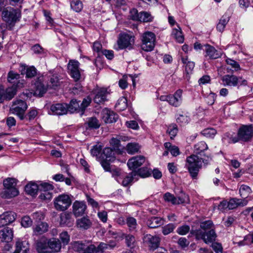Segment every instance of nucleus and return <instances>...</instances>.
Wrapping results in <instances>:
<instances>
[{
    "label": "nucleus",
    "instance_id": "0e129e2a",
    "mask_svg": "<svg viewBox=\"0 0 253 253\" xmlns=\"http://www.w3.org/2000/svg\"><path fill=\"white\" fill-rule=\"evenodd\" d=\"M52 197V194L50 191H42L41 192V194L39 196V198L44 201H48Z\"/></svg>",
    "mask_w": 253,
    "mask_h": 253
},
{
    "label": "nucleus",
    "instance_id": "ea45409f",
    "mask_svg": "<svg viewBox=\"0 0 253 253\" xmlns=\"http://www.w3.org/2000/svg\"><path fill=\"white\" fill-rule=\"evenodd\" d=\"M181 61L183 64L185 65V71L187 74L192 73L194 67L195 63L193 61H188V57H182Z\"/></svg>",
    "mask_w": 253,
    "mask_h": 253
},
{
    "label": "nucleus",
    "instance_id": "4be33fe9",
    "mask_svg": "<svg viewBox=\"0 0 253 253\" xmlns=\"http://www.w3.org/2000/svg\"><path fill=\"white\" fill-rule=\"evenodd\" d=\"M248 203V201L247 199L232 198L228 202V209L233 210L238 207H244Z\"/></svg>",
    "mask_w": 253,
    "mask_h": 253
},
{
    "label": "nucleus",
    "instance_id": "a18cd8bd",
    "mask_svg": "<svg viewBox=\"0 0 253 253\" xmlns=\"http://www.w3.org/2000/svg\"><path fill=\"white\" fill-rule=\"evenodd\" d=\"M127 107V99L124 97L120 98L116 104L115 107L118 111H123Z\"/></svg>",
    "mask_w": 253,
    "mask_h": 253
},
{
    "label": "nucleus",
    "instance_id": "4c0bfd02",
    "mask_svg": "<svg viewBox=\"0 0 253 253\" xmlns=\"http://www.w3.org/2000/svg\"><path fill=\"white\" fill-rule=\"evenodd\" d=\"M5 99L7 100H10L14 97L17 92L16 87L15 84H13L11 86L8 87L5 89H4Z\"/></svg>",
    "mask_w": 253,
    "mask_h": 253
},
{
    "label": "nucleus",
    "instance_id": "864d4df0",
    "mask_svg": "<svg viewBox=\"0 0 253 253\" xmlns=\"http://www.w3.org/2000/svg\"><path fill=\"white\" fill-rule=\"evenodd\" d=\"M88 126L89 128L97 129L100 127L99 121L94 117L89 118L87 121Z\"/></svg>",
    "mask_w": 253,
    "mask_h": 253
},
{
    "label": "nucleus",
    "instance_id": "13d9d810",
    "mask_svg": "<svg viewBox=\"0 0 253 253\" xmlns=\"http://www.w3.org/2000/svg\"><path fill=\"white\" fill-rule=\"evenodd\" d=\"M137 175H139L140 177L144 178L148 177L151 174L150 171L147 168H142L136 171Z\"/></svg>",
    "mask_w": 253,
    "mask_h": 253
},
{
    "label": "nucleus",
    "instance_id": "6ab92c4d",
    "mask_svg": "<svg viewBox=\"0 0 253 253\" xmlns=\"http://www.w3.org/2000/svg\"><path fill=\"white\" fill-rule=\"evenodd\" d=\"M13 237V231L10 228L6 227L0 230L1 242L8 243L12 240Z\"/></svg>",
    "mask_w": 253,
    "mask_h": 253
},
{
    "label": "nucleus",
    "instance_id": "ddd939ff",
    "mask_svg": "<svg viewBox=\"0 0 253 253\" xmlns=\"http://www.w3.org/2000/svg\"><path fill=\"white\" fill-rule=\"evenodd\" d=\"M72 208L74 215L79 217L85 213L86 205L84 201H75L73 204Z\"/></svg>",
    "mask_w": 253,
    "mask_h": 253
},
{
    "label": "nucleus",
    "instance_id": "f03ea898",
    "mask_svg": "<svg viewBox=\"0 0 253 253\" xmlns=\"http://www.w3.org/2000/svg\"><path fill=\"white\" fill-rule=\"evenodd\" d=\"M209 160H211V158L208 157V160H204L194 154L187 157L185 168L188 170L192 179L197 178L200 169L202 168L203 163L207 164Z\"/></svg>",
    "mask_w": 253,
    "mask_h": 253
},
{
    "label": "nucleus",
    "instance_id": "393cba45",
    "mask_svg": "<svg viewBox=\"0 0 253 253\" xmlns=\"http://www.w3.org/2000/svg\"><path fill=\"white\" fill-rule=\"evenodd\" d=\"M76 224L78 228L86 230L91 227L92 222L88 217H83L77 220Z\"/></svg>",
    "mask_w": 253,
    "mask_h": 253
},
{
    "label": "nucleus",
    "instance_id": "5701e85b",
    "mask_svg": "<svg viewBox=\"0 0 253 253\" xmlns=\"http://www.w3.org/2000/svg\"><path fill=\"white\" fill-rule=\"evenodd\" d=\"M74 221L71 212H65L60 214V223L62 225L71 226L73 225Z\"/></svg>",
    "mask_w": 253,
    "mask_h": 253
},
{
    "label": "nucleus",
    "instance_id": "37998d69",
    "mask_svg": "<svg viewBox=\"0 0 253 253\" xmlns=\"http://www.w3.org/2000/svg\"><path fill=\"white\" fill-rule=\"evenodd\" d=\"M240 196L242 199H246L252 192L250 187L246 185H242L239 189Z\"/></svg>",
    "mask_w": 253,
    "mask_h": 253
},
{
    "label": "nucleus",
    "instance_id": "338daca9",
    "mask_svg": "<svg viewBox=\"0 0 253 253\" xmlns=\"http://www.w3.org/2000/svg\"><path fill=\"white\" fill-rule=\"evenodd\" d=\"M21 225L22 226L27 228L32 225V220L29 216H24L22 218Z\"/></svg>",
    "mask_w": 253,
    "mask_h": 253
},
{
    "label": "nucleus",
    "instance_id": "473e14b6",
    "mask_svg": "<svg viewBox=\"0 0 253 253\" xmlns=\"http://www.w3.org/2000/svg\"><path fill=\"white\" fill-rule=\"evenodd\" d=\"M48 246L49 248L54 252L60 251L61 248V244L59 240L56 238L50 239L48 242Z\"/></svg>",
    "mask_w": 253,
    "mask_h": 253
},
{
    "label": "nucleus",
    "instance_id": "c03bdc74",
    "mask_svg": "<svg viewBox=\"0 0 253 253\" xmlns=\"http://www.w3.org/2000/svg\"><path fill=\"white\" fill-rule=\"evenodd\" d=\"M140 146L137 143H129L126 145V151L128 154H133L138 152Z\"/></svg>",
    "mask_w": 253,
    "mask_h": 253
},
{
    "label": "nucleus",
    "instance_id": "423d86ee",
    "mask_svg": "<svg viewBox=\"0 0 253 253\" xmlns=\"http://www.w3.org/2000/svg\"><path fill=\"white\" fill-rule=\"evenodd\" d=\"M72 246L73 250L78 253H97L96 247L89 243L75 241Z\"/></svg>",
    "mask_w": 253,
    "mask_h": 253
},
{
    "label": "nucleus",
    "instance_id": "bb28decb",
    "mask_svg": "<svg viewBox=\"0 0 253 253\" xmlns=\"http://www.w3.org/2000/svg\"><path fill=\"white\" fill-rule=\"evenodd\" d=\"M205 47L207 56H209L211 59H217L220 56V52L215 49L214 47L209 44L206 45Z\"/></svg>",
    "mask_w": 253,
    "mask_h": 253
},
{
    "label": "nucleus",
    "instance_id": "f8f14e48",
    "mask_svg": "<svg viewBox=\"0 0 253 253\" xmlns=\"http://www.w3.org/2000/svg\"><path fill=\"white\" fill-rule=\"evenodd\" d=\"M79 67V62L75 60H70L68 66L70 75L76 82L79 81L81 78Z\"/></svg>",
    "mask_w": 253,
    "mask_h": 253
},
{
    "label": "nucleus",
    "instance_id": "c85d7f7f",
    "mask_svg": "<svg viewBox=\"0 0 253 253\" xmlns=\"http://www.w3.org/2000/svg\"><path fill=\"white\" fill-rule=\"evenodd\" d=\"M48 224L44 222H41L37 224L33 228V232L36 235H41L47 232L48 230Z\"/></svg>",
    "mask_w": 253,
    "mask_h": 253
},
{
    "label": "nucleus",
    "instance_id": "052dcab7",
    "mask_svg": "<svg viewBox=\"0 0 253 253\" xmlns=\"http://www.w3.org/2000/svg\"><path fill=\"white\" fill-rule=\"evenodd\" d=\"M47 247V244L44 241H38L36 243L37 251L39 253H45L43 250Z\"/></svg>",
    "mask_w": 253,
    "mask_h": 253
},
{
    "label": "nucleus",
    "instance_id": "de8ad7c7",
    "mask_svg": "<svg viewBox=\"0 0 253 253\" xmlns=\"http://www.w3.org/2000/svg\"><path fill=\"white\" fill-rule=\"evenodd\" d=\"M20 78V75L14 72L13 71H10L8 72L7 75V81L10 83L15 84L17 82V80Z\"/></svg>",
    "mask_w": 253,
    "mask_h": 253
},
{
    "label": "nucleus",
    "instance_id": "49530a36",
    "mask_svg": "<svg viewBox=\"0 0 253 253\" xmlns=\"http://www.w3.org/2000/svg\"><path fill=\"white\" fill-rule=\"evenodd\" d=\"M136 175L137 172L136 171H132L123 179L122 185L124 186H127L131 183L134 177Z\"/></svg>",
    "mask_w": 253,
    "mask_h": 253
},
{
    "label": "nucleus",
    "instance_id": "bf43d9fd",
    "mask_svg": "<svg viewBox=\"0 0 253 253\" xmlns=\"http://www.w3.org/2000/svg\"><path fill=\"white\" fill-rule=\"evenodd\" d=\"M201 133L207 137H212L216 133V131L212 128H207L204 129Z\"/></svg>",
    "mask_w": 253,
    "mask_h": 253
},
{
    "label": "nucleus",
    "instance_id": "cd10ccee",
    "mask_svg": "<svg viewBox=\"0 0 253 253\" xmlns=\"http://www.w3.org/2000/svg\"><path fill=\"white\" fill-rule=\"evenodd\" d=\"M147 224L151 228H157L164 224V220L160 217L153 216L147 220Z\"/></svg>",
    "mask_w": 253,
    "mask_h": 253
},
{
    "label": "nucleus",
    "instance_id": "a878e982",
    "mask_svg": "<svg viewBox=\"0 0 253 253\" xmlns=\"http://www.w3.org/2000/svg\"><path fill=\"white\" fill-rule=\"evenodd\" d=\"M21 74H25L28 78H31L37 74V70L34 66L28 67L26 65L21 66Z\"/></svg>",
    "mask_w": 253,
    "mask_h": 253
},
{
    "label": "nucleus",
    "instance_id": "4d7b16f0",
    "mask_svg": "<svg viewBox=\"0 0 253 253\" xmlns=\"http://www.w3.org/2000/svg\"><path fill=\"white\" fill-rule=\"evenodd\" d=\"M175 226L172 223L168 224L162 227V233L164 235H167L173 232Z\"/></svg>",
    "mask_w": 253,
    "mask_h": 253
},
{
    "label": "nucleus",
    "instance_id": "f3484780",
    "mask_svg": "<svg viewBox=\"0 0 253 253\" xmlns=\"http://www.w3.org/2000/svg\"><path fill=\"white\" fill-rule=\"evenodd\" d=\"M95 96L93 100L95 103L98 104H103L107 100V95L108 92L107 89L100 88L95 91Z\"/></svg>",
    "mask_w": 253,
    "mask_h": 253
},
{
    "label": "nucleus",
    "instance_id": "72a5a7b5",
    "mask_svg": "<svg viewBox=\"0 0 253 253\" xmlns=\"http://www.w3.org/2000/svg\"><path fill=\"white\" fill-rule=\"evenodd\" d=\"M16 250H18L19 252L21 251H23V253H27L29 250V243L26 241H21L18 240L15 245Z\"/></svg>",
    "mask_w": 253,
    "mask_h": 253
},
{
    "label": "nucleus",
    "instance_id": "e433bc0d",
    "mask_svg": "<svg viewBox=\"0 0 253 253\" xmlns=\"http://www.w3.org/2000/svg\"><path fill=\"white\" fill-rule=\"evenodd\" d=\"M146 238L149 242V246L152 249L155 250L158 247L160 239L158 237L154 236L151 235H147Z\"/></svg>",
    "mask_w": 253,
    "mask_h": 253
},
{
    "label": "nucleus",
    "instance_id": "0eeeda50",
    "mask_svg": "<svg viewBox=\"0 0 253 253\" xmlns=\"http://www.w3.org/2000/svg\"><path fill=\"white\" fill-rule=\"evenodd\" d=\"M72 204L70 196L67 194H61L55 198L54 206L55 208L60 211H64L68 209Z\"/></svg>",
    "mask_w": 253,
    "mask_h": 253
},
{
    "label": "nucleus",
    "instance_id": "7ed1b4c3",
    "mask_svg": "<svg viewBox=\"0 0 253 253\" xmlns=\"http://www.w3.org/2000/svg\"><path fill=\"white\" fill-rule=\"evenodd\" d=\"M1 18L5 22L7 28L12 30L15 24L20 21L21 18V11L19 8L7 7L2 11Z\"/></svg>",
    "mask_w": 253,
    "mask_h": 253
},
{
    "label": "nucleus",
    "instance_id": "39448f33",
    "mask_svg": "<svg viewBox=\"0 0 253 253\" xmlns=\"http://www.w3.org/2000/svg\"><path fill=\"white\" fill-rule=\"evenodd\" d=\"M155 39L156 37L153 33L146 32L143 33L141 36V49L147 52L152 51L155 45Z\"/></svg>",
    "mask_w": 253,
    "mask_h": 253
},
{
    "label": "nucleus",
    "instance_id": "09e8293b",
    "mask_svg": "<svg viewBox=\"0 0 253 253\" xmlns=\"http://www.w3.org/2000/svg\"><path fill=\"white\" fill-rule=\"evenodd\" d=\"M71 7L75 11L79 12H80L83 8V5L80 0H74L71 2Z\"/></svg>",
    "mask_w": 253,
    "mask_h": 253
},
{
    "label": "nucleus",
    "instance_id": "dca6fc26",
    "mask_svg": "<svg viewBox=\"0 0 253 253\" xmlns=\"http://www.w3.org/2000/svg\"><path fill=\"white\" fill-rule=\"evenodd\" d=\"M145 161V158L143 156H137L129 159L127 165L129 169H135L140 167Z\"/></svg>",
    "mask_w": 253,
    "mask_h": 253
},
{
    "label": "nucleus",
    "instance_id": "412c9836",
    "mask_svg": "<svg viewBox=\"0 0 253 253\" xmlns=\"http://www.w3.org/2000/svg\"><path fill=\"white\" fill-rule=\"evenodd\" d=\"M221 80L224 85L235 86L237 85L239 79L234 75H226L222 77Z\"/></svg>",
    "mask_w": 253,
    "mask_h": 253
},
{
    "label": "nucleus",
    "instance_id": "9d476101",
    "mask_svg": "<svg viewBox=\"0 0 253 253\" xmlns=\"http://www.w3.org/2000/svg\"><path fill=\"white\" fill-rule=\"evenodd\" d=\"M164 199L165 201L170 202L173 205H179L185 203L188 199V196L185 193H182L180 196L176 197L170 193L167 192L164 195Z\"/></svg>",
    "mask_w": 253,
    "mask_h": 253
},
{
    "label": "nucleus",
    "instance_id": "a211bd4d",
    "mask_svg": "<svg viewBox=\"0 0 253 253\" xmlns=\"http://www.w3.org/2000/svg\"><path fill=\"white\" fill-rule=\"evenodd\" d=\"M102 119L106 123H113L117 121L118 115L113 111L105 109L102 112Z\"/></svg>",
    "mask_w": 253,
    "mask_h": 253
},
{
    "label": "nucleus",
    "instance_id": "f257e3e1",
    "mask_svg": "<svg viewBox=\"0 0 253 253\" xmlns=\"http://www.w3.org/2000/svg\"><path fill=\"white\" fill-rule=\"evenodd\" d=\"M213 225L211 220L202 222L200 223L201 229L192 230L191 233L195 235L197 240L203 239L207 244L211 243L216 238V234L212 229Z\"/></svg>",
    "mask_w": 253,
    "mask_h": 253
},
{
    "label": "nucleus",
    "instance_id": "2eb2a0df",
    "mask_svg": "<svg viewBox=\"0 0 253 253\" xmlns=\"http://www.w3.org/2000/svg\"><path fill=\"white\" fill-rule=\"evenodd\" d=\"M50 110L52 113L57 115H63L68 112V104L66 103H57L50 106Z\"/></svg>",
    "mask_w": 253,
    "mask_h": 253
},
{
    "label": "nucleus",
    "instance_id": "c9c22d12",
    "mask_svg": "<svg viewBox=\"0 0 253 253\" xmlns=\"http://www.w3.org/2000/svg\"><path fill=\"white\" fill-rule=\"evenodd\" d=\"M208 148V145L204 141H200L194 146V152L196 154H201Z\"/></svg>",
    "mask_w": 253,
    "mask_h": 253
},
{
    "label": "nucleus",
    "instance_id": "6e6552de",
    "mask_svg": "<svg viewBox=\"0 0 253 253\" xmlns=\"http://www.w3.org/2000/svg\"><path fill=\"white\" fill-rule=\"evenodd\" d=\"M134 43V37L133 36L126 33L119 34L117 41L119 49H124L128 48V49H130L132 48Z\"/></svg>",
    "mask_w": 253,
    "mask_h": 253
},
{
    "label": "nucleus",
    "instance_id": "e2e57ef3",
    "mask_svg": "<svg viewBox=\"0 0 253 253\" xmlns=\"http://www.w3.org/2000/svg\"><path fill=\"white\" fill-rule=\"evenodd\" d=\"M91 102V98L89 97H87L86 98H84L82 103L81 104L80 106V110L81 112V115H83L86 108L90 104Z\"/></svg>",
    "mask_w": 253,
    "mask_h": 253
},
{
    "label": "nucleus",
    "instance_id": "3c124183",
    "mask_svg": "<svg viewBox=\"0 0 253 253\" xmlns=\"http://www.w3.org/2000/svg\"><path fill=\"white\" fill-rule=\"evenodd\" d=\"M3 184L4 188H16V180L13 178H7L3 180Z\"/></svg>",
    "mask_w": 253,
    "mask_h": 253
},
{
    "label": "nucleus",
    "instance_id": "7c9ffc66",
    "mask_svg": "<svg viewBox=\"0 0 253 253\" xmlns=\"http://www.w3.org/2000/svg\"><path fill=\"white\" fill-rule=\"evenodd\" d=\"M126 224L129 231L135 232L137 231V223L135 218L132 216H127L126 218Z\"/></svg>",
    "mask_w": 253,
    "mask_h": 253
},
{
    "label": "nucleus",
    "instance_id": "20e7f679",
    "mask_svg": "<svg viewBox=\"0 0 253 253\" xmlns=\"http://www.w3.org/2000/svg\"><path fill=\"white\" fill-rule=\"evenodd\" d=\"M253 136V126L243 125L238 130L237 136L231 137L230 140L236 143L239 141L245 142L250 141Z\"/></svg>",
    "mask_w": 253,
    "mask_h": 253
},
{
    "label": "nucleus",
    "instance_id": "c756f323",
    "mask_svg": "<svg viewBox=\"0 0 253 253\" xmlns=\"http://www.w3.org/2000/svg\"><path fill=\"white\" fill-rule=\"evenodd\" d=\"M102 157L106 161L110 162H113L115 160V152L110 147H106L103 149Z\"/></svg>",
    "mask_w": 253,
    "mask_h": 253
},
{
    "label": "nucleus",
    "instance_id": "69168bd1",
    "mask_svg": "<svg viewBox=\"0 0 253 253\" xmlns=\"http://www.w3.org/2000/svg\"><path fill=\"white\" fill-rule=\"evenodd\" d=\"M135 241L134 237L131 235H128L126 237V245L130 248H133L134 247Z\"/></svg>",
    "mask_w": 253,
    "mask_h": 253
},
{
    "label": "nucleus",
    "instance_id": "9b49d317",
    "mask_svg": "<svg viewBox=\"0 0 253 253\" xmlns=\"http://www.w3.org/2000/svg\"><path fill=\"white\" fill-rule=\"evenodd\" d=\"M43 77L42 76L39 77L35 81L33 87L35 95L41 97L46 92L47 87L43 84Z\"/></svg>",
    "mask_w": 253,
    "mask_h": 253
},
{
    "label": "nucleus",
    "instance_id": "aec40b11",
    "mask_svg": "<svg viewBox=\"0 0 253 253\" xmlns=\"http://www.w3.org/2000/svg\"><path fill=\"white\" fill-rule=\"evenodd\" d=\"M182 90L178 89L173 95H169V103L172 106H179L182 102Z\"/></svg>",
    "mask_w": 253,
    "mask_h": 253
},
{
    "label": "nucleus",
    "instance_id": "8fccbe9b",
    "mask_svg": "<svg viewBox=\"0 0 253 253\" xmlns=\"http://www.w3.org/2000/svg\"><path fill=\"white\" fill-rule=\"evenodd\" d=\"M229 21V17L227 16H222L220 19L219 23L217 25L216 28L219 32H222Z\"/></svg>",
    "mask_w": 253,
    "mask_h": 253
},
{
    "label": "nucleus",
    "instance_id": "4468645a",
    "mask_svg": "<svg viewBox=\"0 0 253 253\" xmlns=\"http://www.w3.org/2000/svg\"><path fill=\"white\" fill-rule=\"evenodd\" d=\"M16 216V213L12 211L6 212L0 215V227L13 222L15 220Z\"/></svg>",
    "mask_w": 253,
    "mask_h": 253
},
{
    "label": "nucleus",
    "instance_id": "5fc2aeb1",
    "mask_svg": "<svg viewBox=\"0 0 253 253\" xmlns=\"http://www.w3.org/2000/svg\"><path fill=\"white\" fill-rule=\"evenodd\" d=\"M178 132L177 126L175 124H171L169 125L167 129V133L169 134L170 138L172 139L176 136Z\"/></svg>",
    "mask_w": 253,
    "mask_h": 253
},
{
    "label": "nucleus",
    "instance_id": "774afa93",
    "mask_svg": "<svg viewBox=\"0 0 253 253\" xmlns=\"http://www.w3.org/2000/svg\"><path fill=\"white\" fill-rule=\"evenodd\" d=\"M60 239L64 245H67L69 242L70 236L67 232L64 231L60 233Z\"/></svg>",
    "mask_w": 253,
    "mask_h": 253
},
{
    "label": "nucleus",
    "instance_id": "6e6d98bb",
    "mask_svg": "<svg viewBox=\"0 0 253 253\" xmlns=\"http://www.w3.org/2000/svg\"><path fill=\"white\" fill-rule=\"evenodd\" d=\"M177 123L181 126H185L190 121V118L187 115H179L176 119Z\"/></svg>",
    "mask_w": 253,
    "mask_h": 253
},
{
    "label": "nucleus",
    "instance_id": "680f3d73",
    "mask_svg": "<svg viewBox=\"0 0 253 253\" xmlns=\"http://www.w3.org/2000/svg\"><path fill=\"white\" fill-rule=\"evenodd\" d=\"M39 190L41 192L42 191H50L53 189V186L48 183L43 182L39 185Z\"/></svg>",
    "mask_w": 253,
    "mask_h": 253
},
{
    "label": "nucleus",
    "instance_id": "79ce46f5",
    "mask_svg": "<svg viewBox=\"0 0 253 253\" xmlns=\"http://www.w3.org/2000/svg\"><path fill=\"white\" fill-rule=\"evenodd\" d=\"M116 243H113V244H108L101 242L98 246L96 247L97 253H102L105 250H111L116 246Z\"/></svg>",
    "mask_w": 253,
    "mask_h": 253
},
{
    "label": "nucleus",
    "instance_id": "58836bf2",
    "mask_svg": "<svg viewBox=\"0 0 253 253\" xmlns=\"http://www.w3.org/2000/svg\"><path fill=\"white\" fill-rule=\"evenodd\" d=\"M68 112L71 113H73L75 112H81L79 102L77 101L75 99L71 100L70 103L68 104Z\"/></svg>",
    "mask_w": 253,
    "mask_h": 253
},
{
    "label": "nucleus",
    "instance_id": "1a4fd4ad",
    "mask_svg": "<svg viewBox=\"0 0 253 253\" xmlns=\"http://www.w3.org/2000/svg\"><path fill=\"white\" fill-rule=\"evenodd\" d=\"M27 108L26 103L22 100H17L13 102L10 108L12 113L18 116L20 120H23L26 110Z\"/></svg>",
    "mask_w": 253,
    "mask_h": 253
},
{
    "label": "nucleus",
    "instance_id": "2f4dec72",
    "mask_svg": "<svg viewBox=\"0 0 253 253\" xmlns=\"http://www.w3.org/2000/svg\"><path fill=\"white\" fill-rule=\"evenodd\" d=\"M171 36L179 43H182L184 42V36L182 33L181 29L179 26H177V28L173 29Z\"/></svg>",
    "mask_w": 253,
    "mask_h": 253
},
{
    "label": "nucleus",
    "instance_id": "b1692460",
    "mask_svg": "<svg viewBox=\"0 0 253 253\" xmlns=\"http://www.w3.org/2000/svg\"><path fill=\"white\" fill-rule=\"evenodd\" d=\"M19 192L16 188H4L0 192V196L4 199H10L17 196Z\"/></svg>",
    "mask_w": 253,
    "mask_h": 253
},
{
    "label": "nucleus",
    "instance_id": "f704fd0d",
    "mask_svg": "<svg viewBox=\"0 0 253 253\" xmlns=\"http://www.w3.org/2000/svg\"><path fill=\"white\" fill-rule=\"evenodd\" d=\"M26 192L31 195H35L39 190V187L38 184L34 182L27 184L25 188Z\"/></svg>",
    "mask_w": 253,
    "mask_h": 253
},
{
    "label": "nucleus",
    "instance_id": "603ef678",
    "mask_svg": "<svg viewBox=\"0 0 253 253\" xmlns=\"http://www.w3.org/2000/svg\"><path fill=\"white\" fill-rule=\"evenodd\" d=\"M139 21L149 22L152 21L153 17L151 15L147 12H141L139 13Z\"/></svg>",
    "mask_w": 253,
    "mask_h": 253
},
{
    "label": "nucleus",
    "instance_id": "a19ab883",
    "mask_svg": "<svg viewBox=\"0 0 253 253\" xmlns=\"http://www.w3.org/2000/svg\"><path fill=\"white\" fill-rule=\"evenodd\" d=\"M164 146L166 149L169 150L173 157H176L180 154L178 147L175 145H172L170 142H166Z\"/></svg>",
    "mask_w": 253,
    "mask_h": 253
}]
</instances>
